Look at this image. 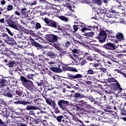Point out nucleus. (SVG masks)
Here are the masks:
<instances>
[{
	"label": "nucleus",
	"instance_id": "1",
	"mask_svg": "<svg viewBox=\"0 0 126 126\" xmlns=\"http://www.w3.org/2000/svg\"><path fill=\"white\" fill-rule=\"evenodd\" d=\"M107 34H108V36L109 38L110 37L111 38H113V36L112 35V34H113L112 31H102L99 32V34L98 36H97V38L99 40V41L100 42V43H104L105 41H106V37H107Z\"/></svg>",
	"mask_w": 126,
	"mask_h": 126
},
{
	"label": "nucleus",
	"instance_id": "2",
	"mask_svg": "<svg viewBox=\"0 0 126 126\" xmlns=\"http://www.w3.org/2000/svg\"><path fill=\"white\" fill-rule=\"evenodd\" d=\"M20 80L22 84H26L27 83V87L33 88V82L30 80H27L24 76H21Z\"/></svg>",
	"mask_w": 126,
	"mask_h": 126
},
{
	"label": "nucleus",
	"instance_id": "3",
	"mask_svg": "<svg viewBox=\"0 0 126 126\" xmlns=\"http://www.w3.org/2000/svg\"><path fill=\"white\" fill-rule=\"evenodd\" d=\"M108 82L111 83V82H116V85L117 86V88L115 89V90H118V93L119 94V93H121L123 90V88L121 87V86L120 85V83L118 82V81L114 78H108Z\"/></svg>",
	"mask_w": 126,
	"mask_h": 126
},
{
	"label": "nucleus",
	"instance_id": "4",
	"mask_svg": "<svg viewBox=\"0 0 126 126\" xmlns=\"http://www.w3.org/2000/svg\"><path fill=\"white\" fill-rule=\"evenodd\" d=\"M44 21L45 23H46L48 26H50V27H52L53 28H57V23L56 22L50 20L48 18H45L44 19Z\"/></svg>",
	"mask_w": 126,
	"mask_h": 126
},
{
	"label": "nucleus",
	"instance_id": "5",
	"mask_svg": "<svg viewBox=\"0 0 126 126\" xmlns=\"http://www.w3.org/2000/svg\"><path fill=\"white\" fill-rule=\"evenodd\" d=\"M104 49L106 50H111V51H115L117 49V46L114 43L108 42L103 46Z\"/></svg>",
	"mask_w": 126,
	"mask_h": 126
},
{
	"label": "nucleus",
	"instance_id": "6",
	"mask_svg": "<svg viewBox=\"0 0 126 126\" xmlns=\"http://www.w3.org/2000/svg\"><path fill=\"white\" fill-rule=\"evenodd\" d=\"M58 104L60 108H61L62 110H65V105H69V102H68V101H65L64 100H61L58 101Z\"/></svg>",
	"mask_w": 126,
	"mask_h": 126
},
{
	"label": "nucleus",
	"instance_id": "7",
	"mask_svg": "<svg viewBox=\"0 0 126 126\" xmlns=\"http://www.w3.org/2000/svg\"><path fill=\"white\" fill-rule=\"evenodd\" d=\"M48 41L51 43H55V42L58 41V36L55 34H51L48 36Z\"/></svg>",
	"mask_w": 126,
	"mask_h": 126
},
{
	"label": "nucleus",
	"instance_id": "8",
	"mask_svg": "<svg viewBox=\"0 0 126 126\" xmlns=\"http://www.w3.org/2000/svg\"><path fill=\"white\" fill-rule=\"evenodd\" d=\"M3 94L4 96H6V97H9L10 98H12V96H13L12 94L9 93V88L7 87H6V90L3 92Z\"/></svg>",
	"mask_w": 126,
	"mask_h": 126
},
{
	"label": "nucleus",
	"instance_id": "9",
	"mask_svg": "<svg viewBox=\"0 0 126 126\" xmlns=\"http://www.w3.org/2000/svg\"><path fill=\"white\" fill-rule=\"evenodd\" d=\"M70 79L72 80V79H76L77 78H82V75L80 74H77L76 75H74L73 74H69L68 75Z\"/></svg>",
	"mask_w": 126,
	"mask_h": 126
},
{
	"label": "nucleus",
	"instance_id": "10",
	"mask_svg": "<svg viewBox=\"0 0 126 126\" xmlns=\"http://www.w3.org/2000/svg\"><path fill=\"white\" fill-rule=\"evenodd\" d=\"M116 37L117 38L116 41H119V42H123V41H125V36H124V34L122 33H119L116 35Z\"/></svg>",
	"mask_w": 126,
	"mask_h": 126
},
{
	"label": "nucleus",
	"instance_id": "11",
	"mask_svg": "<svg viewBox=\"0 0 126 126\" xmlns=\"http://www.w3.org/2000/svg\"><path fill=\"white\" fill-rule=\"evenodd\" d=\"M63 70H68V71H73L74 72H77V69L76 68L72 67L65 66L63 68Z\"/></svg>",
	"mask_w": 126,
	"mask_h": 126
},
{
	"label": "nucleus",
	"instance_id": "12",
	"mask_svg": "<svg viewBox=\"0 0 126 126\" xmlns=\"http://www.w3.org/2000/svg\"><path fill=\"white\" fill-rule=\"evenodd\" d=\"M8 24L10 27H11V28H13L16 30H18V27H17V26L16 25V24H15V23H14V22H8Z\"/></svg>",
	"mask_w": 126,
	"mask_h": 126
},
{
	"label": "nucleus",
	"instance_id": "13",
	"mask_svg": "<svg viewBox=\"0 0 126 126\" xmlns=\"http://www.w3.org/2000/svg\"><path fill=\"white\" fill-rule=\"evenodd\" d=\"M94 70H95L94 73H97V74L101 73L102 71L103 72H106V71H107V69L104 68H95Z\"/></svg>",
	"mask_w": 126,
	"mask_h": 126
},
{
	"label": "nucleus",
	"instance_id": "14",
	"mask_svg": "<svg viewBox=\"0 0 126 126\" xmlns=\"http://www.w3.org/2000/svg\"><path fill=\"white\" fill-rule=\"evenodd\" d=\"M50 69L54 72L61 73L63 71V70L60 67H52L50 68Z\"/></svg>",
	"mask_w": 126,
	"mask_h": 126
},
{
	"label": "nucleus",
	"instance_id": "15",
	"mask_svg": "<svg viewBox=\"0 0 126 126\" xmlns=\"http://www.w3.org/2000/svg\"><path fill=\"white\" fill-rule=\"evenodd\" d=\"M26 110L28 111H30V110H40V108L37 106L28 105L26 108Z\"/></svg>",
	"mask_w": 126,
	"mask_h": 126
},
{
	"label": "nucleus",
	"instance_id": "16",
	"mask_svg": "<svg viewBox=\"0 0 126 126\" xmlns=\"http://www.w3.org/2000/svg\"><path fill=\"white\" fill-rule=\"evenodd\" d=\"M94 10L95 11V12H96L97 14H105V13H104V10H103V9L95 8L94 9Z\"/></svg>",
	"mask_w": 126,
	"mask_h": 126
},
{
	"label": "nucleus",
	"instance_id": "17",
	"mask_svg": "<svg viewBox=\"0 0 126 126\" xmlns=\"http://www.w3.org/2000/svg\"><path fill=\"white\" fill-rule=\"evenodd\" d=\"M7 83H8V81L4 80L2 79L0 81V88L2 87V86H6L7 85Z\"/></svg>",
	"mask_w": 126,
	"mask_h": 126
},
{
	"label": "nucleus",
	"instance_id": "18",
	"mask_svg": "<svg viewBox=\"0 0 126 126\" xmlns=\"http://www.w3.org/2000/svg\"><path fill=\"white\" fill-rule=\"evenodd\" d=\"M74 97L75 98H77L78 99H81V98L84 97V95H83L78 93H76L74 94Z\"/></svg>",
	"mask_w": 126,
	"mask_h": 126
},
{
	"label": "nucleus",
	"instance_id": "19",
	"mask_svg": "<svg viewBox=\"0 0 126 126\" xmlns=\"http://www.w3.org/2000/svg\"><path fill=\"white\" fill-rule=\"evenodd\" d=\"M121 115L125 117V116H126V111L124 110H121ZM121 120H123L124 122L126 121V117H122L121 118Z\"/></svg>",
	"mask_w": 126,
	"mask_h": 126
},
{
	"label": "nucleus",
	"instance_id": "20",
	"mask_svg": "<svg viewBox=\"0 0 126 126\" xmlns=\"http://www.w3.org/2000/svg\"><path fill=\"white\" fill-rule=\"evenodd\" d=\"M48 56L50 57V58H56L57 57V55L52 51L48 52Z\"/></svg>",
	"mask_w": 126,
	"mask_h": 126
},
{
	"label": "nucleus",
	"instance_id": "21",
	"mask_svg": "<svg viewBox=\"0 0 126 126\" xmlns=\"http://www.w3.org/2000/svg\"><path fill=\"white\" fill-rule=\"evenodd\" d=\"M92 27H84L82 28L81 31L82 32H85V31H88L89 30H91Z\"/></svg>",
	"mask_w": 126,
	"mask_h": 126
},
{
	"label": "nucleus",
	"instance_id": "22",
	"mask_svg": "<svg viewBox=\"0 0 126 126\" xmlns=\"http://www.w3.org/2000/svg\"><path fill=\"white\" fill-rule=\"evenodd\" d=\"M102 63L104 64V65H107V66H111L112 65V63L110 61H105V60L102 61Z\"/></svg>",
	"mask_w": 126,
	"mask_h": 126
},
{
	"label": "nucleus",
	"instance_id": "23",
	"mask_svg": "<svg viewBox=\"0 0 126 126\" xmlns=\"http://www.w3.org/2000/svg\"><path fill=\"white\" fill-rule=\"evenodd\" d=\"M93 1L98 5H101V4H102V1H101V0H93Z\"/></svg>",
	"mask_w": 126,
	"mask_h": 126
},
{
	"label": "nucleus",
	"instance_id": "24",
	"mask_svg": "<svg viewBox=\"0 0 126 126\" xmlns=\"http://www.w3.org/2000/svg\"><path fill=\"white\" fill-rule=\"evenodd\" d=\"M15 92L16 94L19 96H21L22 95L23 92L21 91V90H16Z\"/></svg>",
	"mask_w": 126,
	"mask_h": 126
},
{
	"label": "nucleus",
	"instance_id": "25",
	"mask_svg": "<svg viewBox=\"0 0 126 126\" xmlns=\"http://www.w3.org/2000/svg\"><path fill=\"white\" fill-rule=\"evenodd\" d=\"M80 52V51L77 49H74L72 50V53H73L74 54H76V55H78Z\"/></svg>",
	"mask_w": 126,
	"mask_h": 126
},
{
	"label": "nucleus",
	"instance_id": "26",
	"mask_svg": "<svg viewBox=\"0 0 126 126\" xmlns=\"http://www.w3.org/2000/svg\"><path fill=\"white\" fill-rule=\"evenodd\" d=\"M95 73V71H94L92 69L90 68L87 71V74H94Z\"/></svg>",
	"mask_w": 126,
	"mask_h": 126
},
{
	"label": "nucleus",
	"instance_id": "27",
	"mask_svg": "<svg viewBox=\"0 0 126 126\" xmlns=\"http://www.w3.org/2000/svg\"><path fill=\"white\" fill-rule=\"evenodd\" d=\"M19 104H21L22 105H27V104H30V102H28L25 100H22L19 102Z\"/></svg>",
	"mask_w": 126,
	"mask_h": 126
},
{
	"label": "nucleus",
	"instance_id": "28",
	"mask_svg": "<svg viewBox=\"0 0 126 126\" xmlns=\"http://www.w3.org/2000/svg\"><path fill=\"white\" fill-rule=\"evenodd\" d=\"M65 6H66V7L70 10H72V7H71V6L70 5V3H66L65 4Z\"/></svg>",
	"mask_w": 126,
	"mask_h": 126
},
{
	"label": "nucleus",
	"instance_id": "29",
	"mask_svg": "<svg viewBox=\"0 0 126 126\" xmlns=\"http://www.w3.org/2000/svg\"><path fill=\"white\" fill-rule=\"evenodd\" d=\"M62 119H63V116L62 115L59 116L57 118V120L58 122H59V123H62Z\"/></svg>",
	"mask_w": 126,
	"mask_h": 126
},
{
	"label": "nucleus",
	"instance_id": "30",
	"mask_svg": "<svg viewBox=\"0 0 126 126\" xmlns=\"http://www.w3.org/2000/svg\"><path fill=\"white\" fill-rule=\"evenodd\" d=\"M26 10H27L26 8H22L21 9V12L23 15L26 14Z\"/></svg>",
	"mask_w": 126,
	"mask_h": 126
},
{
	"label": "nucleus",
	"instance_id": "31",
	"mask_svg": "<svg viewBox=\"0 0 126 126\" xmlns=\"http://www.w3.org/2000/svg\"><path fill=\"white\" fill-rule=\"evenodd\" d=\"M33 76H34V75L33 74H28L26 77L27 78H28V79H33Z\"/></svg>",
	"mask_w": 126,
	"mask_h": 126
},
{
	"label": "nucleus",
	"instance_id": "32",
	"mask_svg": "<svg viewBox=\"0 0 126 126\" xmlns=\"http://www.w3.org/2000/svg\"><path fill=\"white\" fill-rule=\"evenodd\" d=\"M73 27L74 29V31L72 32L73 33L76 32L78 30V26H77L76 25H74Z\"/></svg>",
	"mask_w": 126,
	"mask_h": 126
},
{
	"label": "nucleus",
	"instance_id": "33",
	"mask_svg": "<svg viewBox=\"0 0 126 126\" xmlns=\"http://www.w3.org/2000/svg\"><path fill=\"white\" fill-rule=\"evenodd\" d=\"M86 63H87V61H86V60L83 59L80 63V64L81 65H84L85 64H86Z\"/></svg>",
	"mask_w": 126,
	"mask_h": 126
},
{
	"label": "nucleus",
	"instance_id": "34",
	"mask_svg": "<svg viewBox=\"0 0 126 126\" xmlns=\"http://www.w3.org/2000/svg\"><path fill=\"white\" fill-rule=\"evenodd\" d=\"M60 19L63 21H68V19L64 16L60 17Z\"/></svg>",
	"mask_w": 126,
	"mask_h": 126
},
{
	"label": "nucleus",
	"instance_id": "35",
	"mask_svg": "<svg viewBox=\"0 0 126 126\" xmlns=\"http://www.w3.org/2000/svg\"><path fill=\"white\" fill-rule=\"evenodd\" d=\"M13 9V6L11 5H9L7 7V10L8 11H10V10H12Z\"/></svg>",
	"mask_w": 126,
	"mask_h": 126
},
{
	"label": "nucleus",
	"instance_id": "36",
	"mask_svg": "<svg viewBox=\"0 0 126 126\" xmlns=\"http://www.w3.org/2000/svg\"><path fill=\"white\" fill-rule=\"evenodd\" d=\"M73 57H74V58H78V59H80V60H81V58L80 57V56H81V54H74L73 55Z\"/></svg>",
	"mask_w": 126,
	"mask_h": 126
},
{
	"label": "nucleus",
	"instance_id": "37",
	"mask_svg": "<svg viewBox=\"0 0 126 126\" xmlns=\"http://www.w3.org/2000/svg\"><path fill=\"white\" fill-rule=\"evenodd\" d=\"M2 37H4V38H6V39H9V36H8L6 33H2Z\"/></svg>",
	"mask_w": 126,
	"mask_h": 126
},
{
	"label": "nucleus",
	"instance_id": "38",
	"mask_svg": "<svg viewBox=\"0 0 126 126\" xmlns=\"http://www.w3.org/2000/svg\"><path fill=\"white\" fill-rule=\"evenodd\" d=\"M88 36H90V37H93L94 36V33L93 32H89L87 33Z\"/></svg>",
	"mask_w": 126,
	"mask_h": 126
},
{
	"label": "nucleus",
	"instance_id": "39",
	"mask_svg": "<svg viewBox=\"0 0 126 126\" xmlns=\"http://www.w3.org/2000/svg\"><path fill=\"white\" fill-rule=\"evenodd\" d=\"M35 26L36 29H40V28L41 27V24H40L39 23H36Z\"/></svg>",
	"mask_w": 126,
	"mask_h": 126
},
{
	"label": "nucleus",
	"instance_id": "40",
	"mask_svg": "<svg viewBox=\"0 0 126 126\" xmlns=\"http://www.w3.org/2000/svg\"><path fill=\"white\" fill-rule=\"evenodd\" d=\"M8 65L9 67H13L14 65V63H13V62H10L9 63Z\"/></svg>",
	"mask_w": 126,
	"mask_h": 126
},
{
	"label": "nucleus",
	"instance_id": "41",
	"mask_svg": "<svg viewBox=\"0 0 126 126\" xmlns=\"http://www.w3.org/2000/svg\"><path fill=\"white\" fill-rule=\"evenodd\" d=\"M119 9H120L122 11H124V10H125V5H124L123 6H122V5L119 6Z\"/></svg>",
	"mask_w": 126,
	"mask_h": 126
},
{
	"label": "nucleus",
	"instance_id": "42",
	"mask_svg": "<svg viewBox=\"0 0 126 126\" xmlns=\"http://www.w3.org/2000/svg\"><path fill=\"white\" fill-rule=\"evenodd\" d=\"M69 46H70V42L68 41H67L64 44V47H65L66 48H67V47H69Z\"/></svg>",
	"mask_w": 126,
	"mask_h": 126
},
{
	"label": "nucleus",
	"instance_id": "43",
	"mask_svg": "<svg viewBox=\"0 0 126 126\" xmlns=\"http://www.w3.org/2000/svg\"><path fill=\"white\" fill-rule=\"evenodd\" d=\"M6 31L11 36H13V34L11 33V31H10V30L8 29V28H6Z\"/></svg>",
	"mask_w": 126,
	"mask_h": 126
},
{
	"label": "nucleus",
	"instance_id": "44",
	"mask_svg": "<svg viewBox=\"0 0 126 126\" xmlns=\"http://www.w3.org/2000/svg\"><path fill=\"white\" fill-rule=\"evenodd\" d=\"M33 45H34L35 47H37L38 46H41L39 43L36 42L35 41H34L32 42Z\"/></svg>",
	"mask_w": 126,
	"mask_h": 126
},
{
	"label": "nucleus",
	"instance_id": "45",
	"mask_svg": "<svg viewBox=\"0 0 126 126\" xmlns=\"http://www.w3.org/2000/svg\"><path fill=\"white\" fill-rule=\"evenodd\" d=\"M84 56L83 58H85V56H87V57H90V55L89 54V52H86L84 54Z\"/></svg>",
	"mask_w": 126,
	"mask_h": 126
},
{
	"label": "nucleus",
	"instance_id": "46",
	"mask_svg": "<svg viewBox=\"0 0 126 126\" xmlns=\"http://www.w3.org/2000/svg\"><path fill=\"white\" fill-rule=\"evenodd\" d=\"M94 67H96V68H100V67H99V64L98 63L94 64Z\"/></svg>",
	"mask_w": 126,
	"mask_h": 126
},
{
	"label": "nucleus",
	"instance_id": "47",
	"mask_svg": "<svg viewBox=\"0 0 126 126\" xmlns=\"http://www.w3.org/2000/svg\"><path fill=\"white\" fill-rule=\"evenodd\" d=\"M19 126H27V124L25 123H20Z\"/></svg>",
	"mask_w": 126,
	"mask_h": 126
},
{
	"label": "nucleus",
	"instance_id": "48",
	"mask_svg": "<svg viewBox=\"0 0 126 126\" xmlns=\"http://www.w3.org/2000/svg\"><path fill=\"white\" fill-rule=\"evenodd\" d=\"M106 16L108 18H112V15L110 13H107Z\"/></svg>",
	"mask_w": 126,
	"mask_h": 126
},
{
	"label": "nucleus",
	"instance_id": "49",
	"mask_svg": "<svg viewBox=\"0 0 126 126\" xmlns=\"http://www.w3.org/2000/svg\"><path fill=\"white\" fill-rule=\"evenodd\" d=\"M36 3H37V2H36V1H32L31 2V5H35V4H36Z\"/></svg>",
	"mask_w": 126,
	"mask_h": 126
},
{
	"label": "nucleus",
	"instance_id": "50",
	"mask_svg": "<svg viewBox=\"0 0 126 126\" xmlns=\"http://www.w3.org/2000/svg\"><path fill=\"white\" fill-rule=\"evenodd\" d=\"M15 14H16L17 15H18V16H20V14L19 12H18V11H16L15 12Z\"/></svg>",
	"mask_w": 126,
	"mask_h": 126
},
{
	"label": "nucleus",
	"instance_id": "51",
	"mask_svg": "<svg viewBox=\"0 0 126 126\" xmlns=\"http://www.w3.org/2000/svg\"><path fill=\"white\" fill-rule=\"evenodd\" d=\"M1 126H6V124L4 123V122H2L0 124Z\"/></svg>",
	"mask_w": 126,
	"mask_h": 126
},
{
	"label": "nucleus",
	"instance_id": "52",
	"mask_svg": "<svg viewBox=\"0 0 126 126\" xmlns=\"http://www.w3.org/2000/svg\"><path fill=\"white\" fill-rule=\"evenodd\" d=\"M99 53H100V54L102 55V56H105V52L100 51V52H99Z\"/></svg>",
	"mask_w": 126,
	"mask_h": 126
},
{
	"label": "nucleus",
	"instance_id": "53",
	"mask_svg": "<svg viewBox=\"0 0 126 126\" xmlns=\"http://www.w3.org/2000/svg\"><path fill=\"white\" fill-rule=\"evenodd\" d=\"M58 8H57V7H53V8H52V10H53V11H54V12H56V11L57 10V9Z\"/></svg>",
	"mask_w": 126,
	"mask_h": 126
},
{
	"label": "nucleus",
	"instance_id": "54",
	"mask_svg": "<svg viewBox=\"0 0 126 126\" xmlns=\"http://www.w3.org/2000/svg\"><path fill=\"white\" fill-rule=\"evenodd\" d=\"M87 60H88V61H93V59H91V58H90L89 57L87 58Z\"/></svg>",
	"mask_w": 126,
	"mask_h": 126
},
{
	"label": "nucleus",
	"instance_id": "55",
	"mask_svg": "<svg viewBox=\"0 0 126 126\" xmlns=\"http://www.w3.org/2000/svg\"><path fill=\"white\" fill-rule=\"evenodd\" d=\"M0 22H1V23H3V22H4V19H0Z\"/></svg>",
	"mask_w": 126,
	"mask_h": 126
},
{
	"label": "nucleus",
	"instance_id": "56",
	"mask_svg": "<svg viewBox=\"0 0 126 126\" xmlns=\"http://www.w3.org/2000/svg\"><path fill=\"white\" fill-rule=\"evenodd\" d=\"M1 4H5V1H4V0H2V1H1Z\"/></svg>",
	"mask_w": 126,
	"mask_h": 126
},
{
	"label": "nucleus",
	"instance_id": "57",
	"mask_svg": "<svg viewBox=\"0 0 126 126\" xmlns=\"http://www.w3.org/2000/svg\"><path fill=\"white\" fill-rule=\"evenodd\" d=\"M55 12H56V13H60V10H59V9H58V8H57V10L55 11Z\"/></svg>",
	"mask_w": 126,
	"mask_h": 126
},
{
	"label": "nucleus",
	"instance_id": "58",
	"mask_svg": "<svg viewBox=\"0 0 126 126\" xmlns=\"http://www.w3.org/2000/svg\"><path fill=\"white\" fill-rule=\"evenodd\" d=\"M95 51H96V52H97L98 53H100V52H101V50H100V49H95Z\"/></svg>",
	"mask_w": 126,
	"mask_h": 126
},
{
	"label": "nucleus",
	"instance_id": "59",
	"mask_svg": "<svg viewBox=\"0 0 126 126\" xmlns=\"http://www.w3.org/2000/svg\"><path fill=\"white\" fill-rule=\"evenodd\" d=\"M39 0L41 2H43V3H45V2H46V0Z\"/></svg>",
	"mask_w": 126,
	"mask_h": 126
},
{
	"label": "nucleus",
	"instance_id": "60",
	"mask_svg": "<svg viewBox=\"0 0 126 126\" xmlns=\"http://www.w3.org/2000/svg\"><path fill=\"white\" fill-rule=\"evenodd\" d=\"M64 97H66L67 98H70V95H64Z\"/></svg>",
	"mask_w": 126,
	"mask_h": 126
},
{
	"label": "nucleus",
	"instance_id": "61",
	"mask_svg": "<svg viewBox=\"0 0 126 126\" xmlns=\"http://www.w3.org/2000/svg\"><path fill=\"white\" fill-rule=\"evenodd\" d=\"M17 100H18V98H17V97H15V98H14V99H13V101H17Z\"/></svg>",
	"mask_w": 126,
	"mask_h": 126
},
{
	"label": "nucleus",
	"instance_id": "62",
	"mask_svg": "<svg viewBox=\"0 0 126 126\" xmlns=\"http://www.w3.org/2000/svg\"><path fill=\"white\" fill-rule=\"evenodd\" d=\"M75 102H77L78 103H81L82 101L81 100H79V101H77V100H74Z\"/></svg>",
	"mask_w": 126,
	"mask_h": 126
},
{
	"label": "nucleus",
	"instance_id": "63",
	"mask_svg": "<svg viewBox=\"0 0 126 126\" xmlns=\"http://www.w3.org/2000/svg\"><path fill=\"white\" fill-rule=\"evenodd\" d=\"M4 45V43L3 42L2 43H0V46H3Z\"/></svg>",
	"mask_w": 126,
	"mask_h": 126
},
{
	"label": "nucleus",
	"instance_id": "64",
	"mask_svg": "<svg viewBox=\"0 0 126 126\" xmlns=\"http://www.w3.org/2000/svg\"><path fill=\"white\" fill-rule=\"evenodd\" d=\"M79 26H80V27H83V26H84V24H82V25Z\"/></svg>",
	"mask_w": 126,
	"mask_h": 126
}]
</instances>
